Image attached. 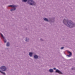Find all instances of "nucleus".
Segmentation results:
<instances>
[{"label": "nucleus", "mask_w": 75, "mask_h": 75, "mask_svg": "<svg viewBox=\"0 0 75 75\" xmlns=\"http://www.w3.org/2000/svg\"><path fill=\"white\" fill-rule=\"evenodd\" d=\"M63 23L69 28H74L75 27V23H73L72 21L68 20H66L64 19L63 21Z\"/></svg>", "instance_id": "obj_1"}, {"label": "nucleus", "mask_w": 75, "mask_h": 75, "mask_svg": "<svg viewBox=\"0 0 75 75\" xmlns=\"http://www.w3.org/2000/svg\"><path fill=\"white\" fill-rule=\"evenodd\" d=\"M22 2L24 3H26V2H27V3L28 4H29L30 6H35V7L36 6L37 4L36 2L33 0H22Z\"/></svg>", "instance_id": "obj_2"}, {"label": "nucleus", "mask_w": 75, "mask_h": 75, "mask_svg": "<svg viewBox=\"0 0 75 75\" xmlns=\"http://www.w3.org/2000/svg\"><path fill=\"white\" fill-rule=\"evenodd\" d=\"M43 20L44 21H45L47 22H50V23H54L55 21V18L53 17L51 18H49V19L46 18H43Z\"/></svg>", "instance_id": "obj_3"}, {"label": "nucleus", "mask_w": 75, "mask_h": 75, "mask_svg": "<svg viewBox=\"0 0 75 75\" xmlns=\"http://www.w3.org/2000/svg\"><path fill=\"white\" fill-rule=\"evenodd\" d=\"M18 7V5L14 4L9 5L8 6V7H12V8H13L10 10L11 11H13L16 10V7Z\"/></svg>", "instance_id": "obj_4"}, {"label": "nucleus", "mask_w": 75, "mask_h": 75, "mask_svg": "<svg viewBox=\"0 0 75 75\" xmlns=\"http://www.w3.org/2000/svg\"><path fill=\"white\" fill-rule=\"evenodd\" d=\"M0 69L3 71H6L7 67L4 66H2L0 67Z\"/></svg>", "instance_id": "obj_5"}, {"label": "nucleus", "mask_w": 75, "mask_h": 75, "mask_svg": "<svg viewBox=\"0 0 75 75\" xmlns=\"http://www.w3.org/2000/svg\"><path fill=\"white\" fill-rule=\"evenodd\" d=\"M53 69H54V70H56V71H55V72H56V73H58L59 74H62V72L61 71L59 70L58 69H56V68H53Z\"/></svg>", "instance_id": "obj_6"}, {"label": "nucleus", "mask_w": 75, "mask_h": 75, "mask_svg": "<svg viewBox=\"0 0 75 75\" xmlns=\"http://www.w3.org/2000/svg\"><path fill=\"white\" fill-rule=\"evenodd\" d=\"M0 35L4 40L3 41L4 42V43H6V42H7V40L6 39H5V37L4 36H3V35L1 33H0Z\"/></svg>", "instance_id": "obj_7"}, {"label": "nucleus", "mask_w": 75, "mask_h": 75, "mask_svg": "<svg viewBox=\"0 0 75 75\" xmlns=\"http://www.w3.org/2000/svg\"><path fill=\"white\" fill-rule=\"evenodd\" d=\"M67 52L68 54H69L67 55V57H71V56H72V52L68 50L67 51Z\"/></svg>", "instance_id": "obj_8"}, {"label": "nucleus", "mask_w": 75, "mask_h": 75, "mask_svg": "<svg viewBox=\"0 0 75 75\" xmlns=\"http://www.w3.org/2000/svg\"><path fill=\"white\" fill-rule=\"evenodd\" d=\"M34 58L35 59H38V56L37 54H34Z\"/></svg>", "instance_id": "obj_9"}, {"label": "nucleus", "mask_w": 75, "mask_h": 75, "mask_svg": "<svg viewBox=\"0 0 75 75\" xmlns=\"http://www.w3.org/2000/svg\"><path fill=\"white\" fill-rule=\"evenodd\" d=\"M49 72H50V73H52V72H54V70L52 69H50L49 71Z\"/></svg>", "instance_id": "obj_10"}, {"label": "nucleus", "mask_w": 75, "mask_h": 75, "mask_svg": "<svg viewBox=\"0 0 75 75\" xmlns=\"http://www.w3.org/2000/svg\"><path fill=\"white\" fill-rule=\"evenodd\" d=\"M29 55L30 56V57H33V52H30L29 53Z\"/></svg>", "instance_id": "obj_11"}, {"label": "nucleus", "mask_w": 75, "mask_h": 75, "mask_svg": "<svg viewBox=\"0 0 75 75\" xmlns=\"http://www.w3.org/2000/svg\"><path fill=\"white\" fill-rule=\"evenodd\" d=\"M30 41V39L28 38H26L25 39V41L26 42H28Z\"/></svg>", "instance_id": "obj_12"}, {"label": "nucleus", "mask_w": 75, "mask_h": 75, "mask_svg": "<svg viewBox=\"0 0 75 75\" xmlns=\"http://www.w3.org/2000/svg\"><path fill=\"white\" fill-rule=\"evenodd\" d=\"M0 72H1V73L2 74H3L4 75H6V73L4 72H3L1 70H0Z\"/></svg>", "instance_id": "obj_13"}, {"label": "nucleus", "mask_w": 75, "mask_h": 75, "mask_svg": "<svg viewBox=\"0 0 75 75\" xmlns=\"http://www.w3.org/2000/svg\"><path fill=\"white\" fill-rule=\"evenodd\" d=\"M6 46L7 47H9V46H10V43L9 42H7L6 44Z\"/></svg>", "instance_id": "obj_14"}, {"label": "nucleus", "mask_w": 75, "mask_h": 75, "mask_svg": "<svg viewBox=\"0 0 75 75\" xmlns=\"http://www.w3.org/2000/svg\"><path fill=\"white\" fill-rule=\"evenodd\" d=\"M64 47H61L60 49H61V50H63V49H64Z\"/></svg>", "instance_id": "obj_15"}, {"label": "nucleus", "mask_w": 75, "mask_h": 75, "mask_svg": "<svg viewBox=\"0 0 75 75\" xmlns=\"http://www.w3.org/2000/svg\"><path fill=\"white\" fill-rule=\"evenodd\" d=\"M72 70H75V68H71Z\"/></svg>", "instance_id": "obj_16"}, {"label": "nucleus", "mask_w": 75, "mask_h": 75, "mask_svg": "<svg viewBox=\"0 0 75 75\" xmlns=\"http://www.w3.org/2000/svg\"><path fill=\"white\" fill-rule=\"evenodd\" d=\"M40 40H41V41H44V40H43V39L42 38L40 39Z\"/></svg>", "instance_id": "obj_17"}]
</instances>
